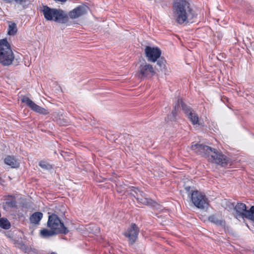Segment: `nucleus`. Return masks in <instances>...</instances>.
<instances>
[{
	"mask_svg": "<svg viewBox=\"0 0 254 254\" xmlns=\"http://www.w3.org/2000/svg\"><path fill=\"white\" fill-rule=\"evenodd\" d=\"M14 244L15 247L21 249L25 253H27L29 250L28 247L24 244L22 242L15 241Z\"/></svg>",
	"mask_w": 254,
	"mask_h": 254,
	"instance_id": "393cba45",
	"label": "nucleus"
},
{
	"mask_svg": "<svg viewBox=\"0 0 254 254\" xmlns=\"http://www.w3.org/2000/svg\"><path fill=\"white\" fill-rule=\"evenodd\" d=\"M39 165L43 169L50 170L53 169V166L49 163L45 161H41L39 162Z\"/></svg>",
	"mask_w": 254,
	"mask_h": 254,
	"instance_id": "a878e982",
	"label": "nucleus"
},
{
	"mask_svg": "<svg viewBox=\"0 0 254 254\" xmlns=\"http://www.w3.org/2000/svg\"><path fill=\"white\" fill-rule=\"evenodd\" d=\"M16 4L22 5L23 9H26L28 7L29 3V0H14V1Z\"/></svg>",
	"mask_w": 254,
	"mask_h": 254,
	"instance_id": "bb28decb",
	"label": "nucleus"
},
{
	"mask_svg": "<svg viewBox=\"0 0 254 254\" xmlns=\"http://www.w3.org/2000/svg\"><path fill=\"white\" fill-rule=\"evenodd\" d=\"M139 232L138 227L135 223H131L130 226L124 233V236L128 239L129 245L135 243Z\"/></svg>",
	"mask_w": 254,
	"mask_h": 254,
	"instance_id": "9d476101",
	"label": "nucleus"
},
{
	"mask_svg": "<svg viewBox=\"0 0 254 254\" xmlns=\"http://www.w3.org/2000/svg\"><path fill=\"white\" fill-rule=\"evenodd\" d=\"M190 194L191 201L195 207L201 209L207 207L208 202L204 193L196 190H191Z\"/></svg>",
	"mask_w": 254,
	"mask_h": 254,
	"instance_id": "0eeeda50",
	"label": "nucleus"
},
{
	"mask_svg": "<svg viewBox=\"0 0 254 254\" xmlns=\"http://www.w3.org/2000/svg\"><path fill=\"white\" fill-rule=\"evenodd\" d=\"M193 125H196L198 123V117L193 111L190 113L187 116Z\"/></svg>",
	"mask_w": 254,
	"mask_h": 254,
	"instance_id": "5701e85b",
	"label": "nucleus"
},
{
	"mask_svg": "<svg viewBox=\"0 0 254 254\" xmlns=\"http://www.w3.org/2000/svg\"><path fill=\"white\" fill-rule=\"evenodd\" d=\"M47 227L55 231L58 234L66 235L69 232L68 229L64 226L59 217L54 213L49 216Z\"/></svg>",
	"mask_w": 254,
	"mask_h": 254,
	"instance_id": "423d86ee",
	"label": "nucleus"
},
{
	"mask_svg": "<svg viewBox=\"0 0 254 254\" xmlns=\"http://www.w3.org/2000/svg\"><path fill=\"white\" fill-rule=\"evenodd\" d=\"M145 54L148 62L154 63L160 57L161 51L157 47L147 46L145 49Z\"/></svg>",
	"mask_w": 254,
	"mask_h": 254,
	"instance_id": "9b49d317",
	"label": "nucleus"
},
{
	"mask_svg": "<svg viewBox=\"0 0 254 254\" xmlns=\"http://www.w3.org/2000/svg\"><path fill=\"white\" fill-rule=\"evenodd\" d=\"M185 190H187V191L189 192L190 190V187H187L185 188Z\"/></svg>",
	"mask_w": 254,
	"mask_h": 254,
	"instance_id": "7c9ffc66",
	"label": "nucleus"
},
{
	"mask_svg": "<svg viewBox=\"0 0 254 254\" xmlns=\"http://www.w3.org/2000/svg\"><path fill=\"white\" fill-rule=\"evenodd\" d=\"M177 106L178 107V108L181 106L182 110L184 112V113L188 116V114H190V113H191L193 112L192 109L189 106H188L185 103H184L182 99H178L177 100V103L176 104Z\"/></svg>",
	"mask_w": 254,
	"mask_h": 254,
	"instance_id": "f3484780",
	"label": "nucleus"
},
{
	"mask_svg": "<svg viewBox=\"0 0 254 254\" xmlns=\"http://www.w3.org/2000/svg\"><path fill=\"white\" fill-rule=\"evenodd\" d=\"M58 234L55 231L52 229H43L40 231V235L43 238H48Z\"/></svg>",
	"mask_w": 254,
	"mask_h": 254,
	"instance_id": "a211bd4d",
	"label": "nucleus"
},
{
	"mask_svg": "<svg viewBox=\"0 0 254 254\" xmlns=\"http://www.w3.org/2000/svg\"><path fill=\"white\" fill-rule=\"evenodd\" d=\"M156 74L152 65L144 62L141 63L137 68L138 77L141 79H150Z\"/></svg>",
	"mask_w": 254,
	"mask_h": 254,
	"instance_id": "6e6552de",
	"label": "nucleus"
},
{
	"mask_svg": "<svg viewBox=\"0 0 254 254\" xmlns=\"http://www.w3.org/2000/svg\"><path fill=\"white\" fill-rule=\"evenodd\" d=\"M17 31L16 24L14 22H11L8 26V34L9 35H14L16 33Z\"/></svg>",
	"mask_w": 254,
	"mask_h": 254,
	"instance_id": "4be33fe9",
	"label": "nucleus"
},
{
	"mask_svg": "<svg viewBox=\"0 0 254 254\" xmlns=\"http://www.w3.org/2000/svg\"><path fill=\"white\" fill-rule=\"evenodd\" d=\"M51 254H57L55 252H52Z\"/></svg>",
	"mask_w": 254,
	"mask_h": 254,
	"instance_id": "2f4dec72",
	"label": "nucleus"
},
{
	"mask_svg": "<svg viewBox=\"0 0 254 254\" xmlns=\"http://www.w3.org/2000/svg\"><path fill=\"white\" fill-rule=\"evenodd\" d=\"M232 205L234 208L233 214L235 218L237 219L247 218L254 221V205L248 210L246 204L242 202H238L235 206L233 203Z\"/></svg>",
	"mask_w": 254,
	"mask_h": 254,
	"instance_id": "39448f33",
	"label": "nucleus"
},
{
	"mask_svg": "<svg viewBox=\"0 0 254 254\" xmlns=\"http://www.w3.org/2000/svg\"><path fill=\"white\" fill-rule=\"evenodd\" d=\"M137 190H139L137 188L132 187L129 190L130 194L134 197L138 192H137Z\"/></svg>",
	"mask_w": 254,
	"mask_h": 254,
	"instance_id": "cd10ccee",
	"label": "nucleus"
},
{
	"mask_svg": "<svg viewBox=\"0 0 254 254\" xmlns=\"http://www.w3.org/2000/svg\"><path fill=\"white\" fill-rule=\"evenodd\" d=\"M137 193L136 194V195H135V196L134 197V198L137 200L138 199V198H139L140 196H141V195H143V193H144L142 191L139 190H137Z\"/></svg>",
	"mask_w": 254,
	"mask_h": 254,
	"instance_id": "c85d7f7f",
	"label": "nucleus"
},
{
	"mask_svg": "<svg viewBox=\"0 0 254 254\" xmlns=\"http://www.w3.org/2000/svg\"><path fill=\"white\" fill-rule=\"evenodd\" d=\"M178 110V107L177 105L174 107L171 113L168 116V119L171 121H176L177 120V110Z\"/></svg>",
	"mask_w": 254,
	"mask_h": 254,
	"instance_id": "b1692460",
	"label": "nucleus"
},
{
	"mask_svg": "<svg viewBox=\"0 0 254 254\" xmlns=\"http://www.w3.org/2000/svg\"><path fill=\"white\" fill-rule=\"evenodd\" d=\"M6 197L2 205L4 210H6L9 208H16L17 202L15 200V197L12 195H8Z\"/></svg>",
	"mask_w": 254,
	"mask_h": 254,
	"instance_id": "ddd939ff",
	"label": "nucleus"
},
{
	"mask_svg": "<svg viewBox=\"0 0 254 254\" xmlns=\"http://www.w3.org/2000/svg\"><path fill=\"white\" fill-rule=\"evenodd\" d=\"M88 7L85 5H79L68 12V18L77 19L85 15L87 12Z\"/></svg>",
	"mask_w": 254,
	"mask_h": 254,
	"instance_id": "f8f14e48",
	"label": "nucleus"
},
{
	"mask_svg": "<svg viewBox=\"0 0 254 254\" xmlns=\"http://www.w3.org/2000/svg\"><path fill=\"white\" fill-rule=\"evenodd\" d=\"M11 225L9 221L6 218L2 217L0 220V227L4 229H9Z\"/></svg>",
	"mask_w": 254,
	"mask_h": 254,
	"instance_id": "412c9836",
	"label": "nucleus"
},
{
	"mask_svg": "<svg viewBox=\"0 0 254 254\" xmlns=\"http://www.w3.org/2000/svg\"><path fill=\"white\" fill-rule=\"evenodd\" d=\"M221 100L224 102V103H225L226 101H228V99L227 97H223L222 98H221Z\"/></svg>",
	"mask_w": 254,
	"mask_h": 254,
	"instance_id": "c756f323",
	"label": "nucleus"
},
{
	"mask_svg": "<svg viewBox=\"0 0 254 254\" xmlns=\"http://www.w3.org/2000/svg\"><path fill=\"white\" fill-rule=\"evenodd\" d=\"M14 59V54L7 40H0V64L9 66L12 64Z\"/></svg>",
	"mask_w": 254,
	"mask_h": 254,
	"instance_id": "20e7f679",
	"label": "nucleus"
},
{
	"mask_svg": "<svg viewBox=\"0 0 254 254\" xmlns=\"http://www.w3.org/2000/svg\"><path fill=\"white\" fill-rule=\"evenodd\" d=\"M172 11L175 21L179 24H187L195 17L188 0H173Z\"/></svg>",
	"mask_w": 254,
	"mask_h": 254,
	"instance_id": "f257e3e1",
	"label": "nucleus"
},
{
	"mask_svg": "<svg viewBox=\"0 0 254 254\" xmlns=\"http://www.w3.org/2000/svg\"><path fill=\"white\" fill-rule=\"evenodd\" d=\"M158 60H157V67H156V69L158 70V71H163L164 69H165V63L166 61L164 59L161 58L158 59Z\"/></svg>",
	"mask_w": 254,
	"mask_h": 254,
	"instance_id": "aec40b11",
	"label": "nucleus"
},
{
	"mask_svg": "<svg viewBox=\"0 0 254 254\" xmlns=\"http://www.w3.org/2000/svg\"><path fill=\"white\" fill-rule=\"evenodd\" d=\"M21 101L22 103H25L32 111L39 114L47 115L50 113L48 109L37 105L28 97L22 96L21 97Z\"/></svg>",
	"mask_w": 254,
	"mask_h": 254,
	"instance_id": "1a4fd4ad",
	"label": "nucleus"
},
{
	"mask_svg": "<svg viewBox=\"0 0 254 254\" xmlns=\"http://www.w3.org/2000/svg\"><path fill=\"white\" fill-rule=\"evenodd\" d=\"M45 18L47 20L64 24L68 21V16L66 12L61 9L52 8L45 5L42 10Z\"/></svg>",
	"mask_w": 254,
	"mask_h": 254,
	"instance_id": "7ed1b4c3",
	"label": "nucleus"
},
{
	"mask_svg": "<svg viewBox=\"0 0 254 254\" xmlns=\"http://www.w3.org/2000/svg\"><path fill=\"white\" fill-rule=\"evenodd\" d=\"M208 220L217 226L224 227L225 226V221L222 219L221 216L213 214L209 216L208 218Z\"/></svg>",
	"mask_w": 254,
	"mask_h": 254,
	"instance_id": "4468645a",
	"label": "nucleus"
},
{
	"mask_svg": "<svg viewBox=\"0 0 254 254\" xmlns=\"http://www.w3.org/2000/svg\"><path fill=\"white\" fill-rule=\"evenodd\" d=\"M137 201L142 204L150 206L153 205L155 203L152 199L147 197L144 193L141 195V196L138 198Z\"/></svg>",
	"mask_w": 254,
	"mask_h": 254,
	"instance_id": "dca6fc26",
	"label": "nucleus"
},
{
	"mask_svg": "<svg viewBox=\"0 0 254 254\" xmlns=\"http://www.w3.org/2000/svg\"><path fill=\"white\" fill-rule=\"evenodd\" d=\"M43 216V214L42 212H35L30 216L29 220L32 224L39 225Z\"/></svg>",
	"mask_w": 254,
	"mask_h": 254,
	"instance_id": "2eb2a0df",
	"label": "nucleus"
},
{
	"mask_svg": "<svg viewBox=\"0 0 254 254\" xmlns=\"http://www.w3.org/2000/svg\"><path fill=\"white\" fill-rule=\"evenodd\" d=\"M191 149L198 155L209 158L211 162L225 167L228 163V158L222 152L203 144L196 143L191 146Z\"/></svg>",
	"mask_w": 254,
	"mask_h": 254,
	"instance_id": "f03ea898",
	"label": "nucleus"
},
{
	"mask_svg": "<svg viewBox=\"0 0 254 254\" xmlns=\"http://www.w3.org/2000/svg\"><path fill=\"white\" fill-rule=\"evenodd\" d=\"M4 163L7 165L11 166L12 168H16L19 166L18 162L12 156H8L4 159Z\"/></svg>",
	"mask_w": 254,
	"mask_h": 254,
	"instance_id": "6ab92c4d",
	"label": "nucleus"
}]
</instances>
